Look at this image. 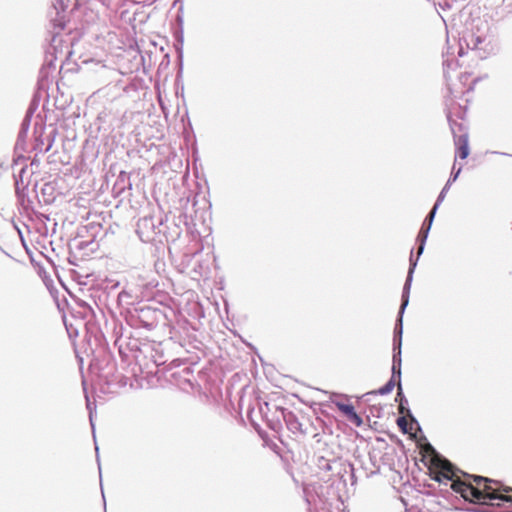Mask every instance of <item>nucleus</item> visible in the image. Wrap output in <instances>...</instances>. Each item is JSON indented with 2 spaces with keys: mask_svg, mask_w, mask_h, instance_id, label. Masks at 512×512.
<instances>
[{
  "mask_svg": "<svg viewBox=\"0 0 512 512\" xmlns=\"http://www.w3.org/2000/svg\"><path fill=\"white\" fill-rule=\"evenodd\" d=\"M416 464L421 463L425 467L431 479L446 484L451 481V489L460 494L466 501L486 504L493 501H512V488L501 485L498 481L487 477L474 475L476 486L454 479L457 468L438 450H412Z\"/></svg>",
  "mask_w": 512,
  "mask_h": 512,
  "instance_id": "obj_1",
  "label": "nucleus"
},
{
  "mask_svg": "<svg viewBox=\"0 0 512 512\" xmlns=\"http://www.w3.org/2000/svg\"><path fill=\"white\" fill-rule=\"evenodd\" d=\"M415 267H416V262H412L411 268H409L408 275H407V278H406V281H405V284L403 287L402 304L400 306L399 315H398V319H397V323H396L395 331H394V333H395L394 351H396V350L398 351L399 348L401 349L402 333H403V326H402L403 314H404L405 308L407 307V305L409 303V293H410V289H411V283H412Z\"/></svg>",
  "mask_w": 512,
  "mask_h": 512,
  "instance_id": "obj_2",
  "label": "nucleus"
},
{
  "mask_svg": "<svg viewBox=\"0 0 512 512\" xmlns=\"http://www.w3.org/2000/svg\"><path fill=\"white\" fill-rule=\"evenodd\" d=\"M86 64L88 66L89 71H92L98 75L101 83L109 81V75L112 72V69L107 67L104 63H102L101 61L90 60L87 61Z\"/></svg>",
  "mask_w": 512,
  "mask_h": 512,
  "instance_id": "obj_3",
  "label": "nucleus"
},
{
  "mask_svg": "<svg viewBox=\"0 0 512 512\" xmlns=\"http://www.w3.org/2000/svg\"><path fill=\"white\" fill-rule=\"evenodd\" d=\"M335 405L339 409V411H341L347 417V419L350 422H352L356 426L362 425V418L355 412V409L351 404L336 402Z\"/></svg>",
  "mask_w": 512,
  "mask_h": 512,
  "instance_id": "obj_4",
  "label": "nucleus"
},
{
  "mask_svg": "<svg viewBox=\"0 0 512 512\" xmlns=\"http://www.w3.org/2000/svg\"><path fill=\"white\" fill-rule=\"evenodd\" d=\"M321 451L325 452V454L315 455L318 468L323 471L332 470V465L336 463L335 458L329 457V454H330L329 450H321Z\"/></svg>",
  "mask_w": 512,
  "mask_h": 512,
  "instance_id": "obj_5",
  "label": "nucleus"
},
{
  "mask_svg": "<svg viewBox=\"0 0 512 512\" xmlns=\"http://www.w3.org/2000/svg\"><path fill=\"white\" fill-rule=\"evenodd\" d=\"M396 376L399 379L401 377V349L400 348L393 355L392 377L391 378L394 379ZM401 390H402L401 382L399 381L398 382V394H397L398 396H401V394H402Z\"/></svg>",
  "mask_w": 512,
  "mask_h": 512,
  "instance_id": "obj_6",
  "label": "nucleus"
},
{
  "mask_svg": "<svg viewBox=\"0 0 512 512\" xmlns=\"http://www.w3.org/2000/svg\"><path fill=\"white\" fill-rule=\"evenodd\" d=\"M455 144L458 149V156L461 159H466L469 155L468 135L467 134L460 135L455 140Z\"/></svg>",
  "mask_w": 512,
  "mask_h": 512,
  "instance_id": "obj_7",
  "label": "nucleus"
},
{
  "mask_svg": "<svg viewBox=\"0 0 512 512\" xmlns=\"http://www.w3.org/2000/svg\"><path fill=\"white\" fill-rule=\"evenodd\" d=\"M154 227L152 218L144 217L137 224V233L143 241H149L150 235L144 231L145 228Z\"/></svg>",
  "mask_w": 512,
  "mask_h": 512,
  "instance_id": "obj_8",
  "label": "nucleus"
},
{
  "mask_svg": "<svg viewBox=\"0 0 512 512\" xmlns=\"http://www.w3.org/2000/svg\"><path fill=\"white\" fill-rule=\"evenodd\" d=\"M467 47L472 50H481L482 44L486 41V38L480 35L470 34L465 38Z\"/></svg>",
  "mask_w": 512,
  "mask_h": 512,
  "instance_id": "obj_9",
  "label": "nucleus"
},
{
  "mask_svg": "<svg viewBox=\"0 0 512 512\" xmlns=\"http://www.w3.org/2000/svg\"><path fill=\"white\" fill-rule=\"evenodd\" d=\"M430 229H431V227L423 224V226L419 232V235L417 237V240L419 241L418 256H420L424 251L425 243H426Z\"/></svg>",
  "mask_w": 512,
  "mask_h": 512,
  "instance_id": "obj_10",
  "label": "nucleus"
},
{
  "mask_svg": "<svg viewBox=\"0 0 512 512\" xmlns=\"http://www.w3.org/2000/svg\"><path fill=\"white\" fill-rule=\"evenodd\" d=\"M395 387V381L393 380V378H391L383 387H381L376 393L380 394V395H387L389 394L390 392H392V390L394 389Z\"/></svg>",
  "mask_w": 512,
  "mask_h": 512,
  "instance_id": "obj_11",
  "label": "nucleus"
},
{
  "mask_svg": "<svg viewBox=\"0 0 512 512\" xmlns=\"http://www.w3.org/2000/svg\"><path fill=\"white\" fill-rule=\"evenodd\" d=\"M438 204H434L432 210L430 211V213L428 214V216L426 217L425 221H424V224L426 226H429L431 227L432 223H433V220H434V217L436 215V211L438 209Z\"/></svg>",
  "mask_w": 512,
  "mask_h": 512,
  "instance_id": "obj_12",
  "label": "nucleus"
},
{
  "mask_svg": "<svg viewBox=\"0 0 512 512\" xmlns=\"http://www.w3.org/2000/svg\"><path fill=\"white\" fill-rule=\"evenodd\" d=\"M460 172H461V167H459L457 170H455V166H453L452 173H451L446 184H448V186H450L453 182H455L457 180Z\"/></svg>",
  "mask_w": 512,
  "mask_h": 512,
  "instance_id": "obj_13",
  "label": "nucleus"
},
{
  "mask_svg": "<svg viewBox=\"0 0 512 512\" xmlns=\"http://www.w3.org/2000/svg\"><path fill=\"white\" fill-rule=\"evenodd\" d=\"M449 188H450V186H448V184H445V186L441 190V192H440V194H439L435 204H438V206H439L443 202V200L445 199V196H446Z\"/></svg>",
  "mask_w": 512,
  "mask_h": 512,
  "instance_id": "obj_14",
  "label": "nucleus"
},
{
  "mask_svg": "<svg viewBox=\"0 0 512 512\" xmlns=\"http://www.w3.org/2000/svg\"><path fill=\"white\" fill-rule=\"evenodd\" d=\"M87 399V408L89 410V418H90V422H91V425L93 426V412H92V403L89 401L88 398Z\"/></svg>",
  "mask_w": 512,
  "mask_h": 512,
  "instance_id": "obj_15",
  "label": "nucleus"
},
{
  "mask_svg": "<svg viewBox=\"0 0 512 512\" xmlns=\"http://www.w3.org/2000/svg\"><path fill=\"white\" fill-rule=\"evenodd\" d=\"M397 423L404 431H406L407 421L404 417L398 418Z\"/></svg>",
  "mask_w": 512,
  "mask_h": 512,
  "instance_id": "obj_16",
  "label": "nucleus"
},
{
  "mask_svg": "<svg viewBox=\"0 0 512 512\" xmlns=\"http://www.w3.org/2000/svg\"><path fill=\"white\" fill-rule=\"evenodd\" d=\"M417 448H429V449H432L434 448L430 443H425V444H422V443H418L417 444Z\"/></svg>",
  "mask_w": 512,
  "mask_h": 512,
  "instance_id": "obj_17",
  "label": "nucleus"
},
{
  "mask_svg": "<svg viewBox=\"0 0 512 512\" xmlns=\"http://www.w3.org/2000/svg\"><path fill=\"white\" fill-rule=\"evenodd\" d=\"M96 459H97V462H99V449H96ZM99 465V471L101 472V467H100V463H98Z\"/></svg>",
  "mask_w": 512,
  "mask_h": 512,
  "instance_id": "obj_18",
  "label": "nucleus"
},
{
  "mask_svg": "<svg viewBox=\"0 0 512 512\" xmlns=\"http://www.w3.org/2000/svg\"><path fill=\"white\" fill-rule=\"evenodd\" d=\"M417 260H419V256H418V257H416V260H413V259H412V257H411V258H410V264H411L412 262H416V263H417Z\"/></svg>",
  "mask_w": 512,
  "mask_h": 512,
  "instance_id": "obj_19",
  "label": "nucleus"
}]
</instances>
